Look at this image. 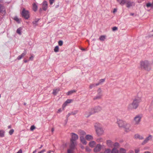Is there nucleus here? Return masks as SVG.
I'll return each mask as SVG.
<instances>
[{"mask_svg":"<svg viewBox=\"0 0 153 153\" xmlns=\"http://www.w3.org/2000/svg\"><path fill=\"white\" fill-rule=\"evenodd\" d=\"M27 51L26 50H25L23 52L21 55L22 57H23L24 56L27 54Z\"/></svg>","mask_w":153,"mask_h":153,"instance_id":"f704fd0d","label":"nucleus"},{"mask_svg":"<svg viewBox=\"0 0 153 153\" xmlns=\"http://www.w3.org/2000/svg\"><path fill=\"white\" fill-rule=\"evenodd\" d=\"M146 6L148 7H153V2H152V3H148L146 4Z\"/></svg>","mask_w":153,"mask_h":153,"instance_id":"2f4dec72","label":"nucleus"},{"mask_svg":"<svg viewBox=\"0 0 153 153\" xmlns=\"http://www.w3.org/2000/svg\"><path fill=\"white\" fill-rule=\"evenodd\" d=\"M130 124L126 122L123 127L125 128L126 131L128 132L130 131Z\"/></svg>","mask_w":153,"mask_h":153,"instance_id":"9d476101","label":"nucleus"},{"mask_svg":"<svg viewBox=\"0 0 153 153\" xmlns=\"http://www.w3.org/2000/svg\"><path fill=\"white\" fill-rule=\"evenodd\" d=\"M86 139L90 141L93 139V136L87 134L85 136Z\"/></svg>","mask_w":153,"mask_h":153,"instance_id":"6ab92c4d","label":"nucleus"},{"mask_svg":"<svg viewBox=\"0 0 153 153\" xmlns=\"http://www.w3.org/2000/svg\"><path fill=\"white\" fill-rule=\"evenodd\" d=\"M144 153H151V152L149 151H146Z\"/></svg>","mask_w":153,"mask_h":153,"instance_id":"680f3d73","label":"nucleus"},{"mask_svg":"<svg viewBox=\"0 0 153 153\" xmlns=\"http://www.w3.org/2000/svg\"><path fill=\"white\" fill-rule=\"evenodd\" d=\"M36 128V127L34 125L32 126L30 128V130L31 131H33V130L35 128Z\"/></svg>","mask_w":153,"mask_h":153,"instance_id":"49530a36","label":"nucleus"},{"mask_svg":"<svg viewBox=\"0 0 153 153\" xmlns=\"http://www.w3.org/2000/svg\"><path fill=\"white\" fill-rule=\"evenodd\" d=\"M140 151L139 149H137L135 150V153H138Z\"/></svg>","mask_w":153,"mask_h":153,"instance_id":"3c124183","label":"nucleus"},{"mask_svg":"<svg viewBox=\"0 0 153 153\" xmlns=\"http://www.w3.org/2000/svg\"><path fill=\"white\" fill-rule=\"evenodd\" d=\"M73 149H68L67 153H74V152H72Z\"/></svg>","mask_w":153,"mask_h":153,"instance_id":"a18cd8bd","label":"nucleus"},{"mask_svg":"<svg viewBox=\"0 0 153 153\" xmlns=\"http://www.w3.org/2000/svg\"><path fill=\"white\" fill-rule=\"evenodd\" d=\"M81 50H82L84 51H85V49H84V48H82L81 49Z\"/></svg>","mask_w":153,"mask_h":153,"instance_id":"774afa93","label":"nucleus"},{"mask_svg":"<svg viewBox=\"0 0 153 153\" xmlns=\"http://www.w3.org/2000/svg\"><path fill=\"white\" fill-rule=\"evenodd\" d=\"M63 42L62 40H60L58 42V44L59 46H61L63 45Z\"/></svg>","mask_w":153,"mask_h":153,"instance_id":"37998d69","label":"nucleus"},{"mask_svg":"<svg viewBox=\"0 0 153 153\" xmlns=\"http://www.w3.org/2000/svg\"><path fill=\"white\" fill-rule=\"evenodd\" d=\"M11 128V125H9L8 126V128Z\"/></svg>","mask_w":153,"mask_h":153,"instance_id":"052dcab7","label":"nucleus"},{"mask_svg":"<svg viewBox=\"0 0 153 153\" xmlns=\"http://www.w3.org/2000/svg\"><path fill=\"white\" fill-rule=\"evenodd\" d=\"M72 101L71 100L67 99V100L65 102L63 105V106L67 104L70 103Z\"/></svg>","mask_w":153,"mask_h":153,"instance_id":"7c9ffc66","label":"nucleus"},{"mask_svg":"<svg viewBox=\"0 0 153 153\" xmlns=\"http://www.w3.org/2000/svg\"><path fill=\"white\" fill-rule=\"evenodd\" d=\"M39 20V19H36L35 21L33 22L32 24L34 26L36 27L37 25V23Z\"/></svg>","mask_w":153,"mask_h":153,"instance_id":"412c9836","label":"nucleus"},{"mask_svg":"<svg viewBox=\"0 0 153 153\" xmlns=\"http://www.w3.org/2000/svg\"><path fill=\"white\" fill-rule=\"evenodd\" d=\"M5 131L3 130H0V137H3L4 136Z\"/></svg>","mask_w":153,"mask_h":153,"instance_id":"393cba45","label":"nucleus"},{"mask_svg":"<svg viewBox=\"0 0 153 153\" xmlns=\"http://www.w3.org/2000/svg\"><path fill=\"white\" fill-rule=\"evenodd\" d=\"M105 79H100L99 81V82L98 83H99V85L100 84H101L102 83L104 82L105 81Z\"/></svg>","mask_w":153,"mask_h":153,"instance_id":"a19ab883","label":"nucleus"},{"mask_svg":"<svg viewBox=\"0 0 153 153\" xmlns=\"http://www.w3.org/2000/svg\"><path fill=\"white\" fill-rule=\"evenodd\" d=\"M22 150L21 149H19L16 153H22Z\"/></svg>","mask_w":153,"mask_h":153,"instance_id":"5fc2aeb1","label":"nucleus"},{"mask_svg":"<svg viewBox=\"0 0 153 153\" xmlns=\"http://www.w3.org/2000/svg\"><path fill=\"white\" fill-rule=\"evenodd\" d=\"M37 9V6L36 4L34 3L33 5V10L34 11H36Z\"/></svg>","mask_w":153,"mask_h":153,"instance_id":"c756f323","label":"nucleus"},{"mask_svg":"<svg viewBox=\"0 0 153 153\" xmlns=\"http://www.w3.org/2000/svg\"><path fill=\"white\" fill-rule=\"evenodd\" d=\"M113 31H115L117 30V27H114L112 28Z\"/></svg>","mask_w":153,"mask_h":153,"instance_id":"de8ad7c7","label":"nucleus"},{"mask_svg":"<svg viewBox=\"0 0 153 153\" xmlns=\"http://www.w3.org/2000/svg\"><path fill=\"white\" fill-rule=\"evenodd\" d=\"M76 144V143L74 141H71V144L69 146L70 149L74 150Z\"/></svg>","mask_w":153,"mask_h":153,"instance_id":"2eb2a0df","label":"nucleus"},{"mask_svg":"<svg viewBox=\"0 0 153 153\" xmlns=\"http://www.w3.org/2000/svg\"><path fill=\"white\" fill-rule=\"evenodd\" d=\"M140 68L142 70L149 71L151 69V64L147 60L141 61L140 62Z\"/></svg>","mask_w":153,"mask_h":153,"instance_id":"f257e3e1","label":"nucleus"},{"mask_svg":"<svg viewBox=\"0 0 153 153\" xmlns=\"http://www.w3.org/2000/svg\"><path fill=\"white\" fill-rule=\"evenodd\" d=\"M21 29L20 27L18 28L16 30V32L19 35H21L22 34L21 32Z\"/></svg>","mask_w":153,"mask_h":153,"instance_id":"72a5a7b5","label":"nucleus"},{"mask_svg":"<svg viewBox=\"0 0 153 153\" xmlns=\"http://www.w3.org/2000/svg\"><path fill=\"white\" fill-rule=\"evenodd\" d=\"M117 1L121 5H123L126 3V7L129 8L132 6L135 5V3L133 2L130 1H126V0H117Z\"/></svg>","mask_w":153,"mask_h":153,"instance_id":"7ed1b4c3","label":"nucleus"},{"mask_svg":"<svg viewBox=\"0 0 153 153\" xmlns=\"http://www.w3.org/2000/svg\"><path fill=\"white\" fill-rule=\"evenodd\" d=\"M29 60H24V62H25V63H26V62H27L28 61H29Z\"/></svg>","mask_w":153,"mask_h":153,"instance_id":"4d7b16f0","label":"nucleus"},{"mask_svg":"<svg viewBox=\"0 0 153 153\" xmlns=\"http://www.w3.org/2000/svg\"><path fill=\"white\" fill-rule=\"evenodd\" d=\"M5 10L4 6L3 4H0V13H2Z\"/></svg>","mask_w":153,"mask_h":153,"instance_id":"5701e85b","label":"nucleus"},{"mask_svg":"<svg viewBox=\"0 0 153 153\" xmlns=\"http://www.w3.org/2000/svg\"><path fill=\"white\" fill-rule=\"evenodd\" d=\"M43 147V145H41V146L39 148V149H41Z\"/></svg>","mask_w":153,"mask_h":153,"instance_id":"69168bd1","label":"nucleus"},{"mask_svg":"<svg viewBox=\"0 0 153 153\" xmlns=\"http://www.w3.org/2000/svg\"><path fill=\"white\" fill-rule=\"evenodd\" d=\"M106 36L105 35H102L100 36L99 39L101 41H104L105 39Z\"/></svg>","mask_w":153,"mask_h":153,"instance_id":"bb28decb","label":"nucleus"},{"mask_svg":"<svg viewBox=\"0 0 153 153\" xmlns=\"http://www.w3.org/2000/svg\"><path fill=\"white\" fill-rule=\"evenodd\" d=\"M48 8L47 2L46 1H44L42 3V9L44 11H46Z\"/></svg>","mask_w":153,"mask_h":153,"instance_id":"dca6fc26","label":"nucleus"},{"mask_svg":"<svg viewBox=\"0 0 153 153\" xmlns=\"http://www.w3.org/2000/svg\"><path fill=\"white\" fill-rule=\"evenodd\" d=\"M33 56H31L29 58V60H33Z\"/></svg>","mask_w":153,"mask_h":153,"instance_id":"864d4df0","label":"nucleus"},{"mask_svg":"<svg viewBox=\"0 0 153 153\" xmlns=\"http://www.w3.org/2000/svg\"><path fill=\"white\" fill-rule=\"evenodd\" d=\"M21 14L22 16L26 19H28L30 17L29 11L26 10L24 8L23 9Z\"/></svg>","mask_w":153,"mask_h":153,"instance_id":"423d86ee","label":"nucleus"},{"mask_svg":"<svg viewBox=\"0 0 153 153\" xmlns=\"http://www.w3.org/2000/svg\"><path fill=\"white\" fill-rule=\"evenodd\" d=\"M80 133L83 136L85 135L86 134L85 132L83 130L81 131Z\"/></svg>","mask_w":153,"mask_h":153,"instance_id":"ea45409f","label":"nucleus"},{"mask_svg":"<svg viewBox=\"0 0 153 153\" xmlns=\"http://www.w3.org/2000/svg\"><path fill=\"white\" fill-rule=\"evenodd\" d=\"M91 110L94 114L96 113H98L101 111L102 109V107L99 105L95 106L94 108H91Z\"/></svg>","mask_w":153,"mask_h":153,"instance_id":"0eeeda50","label":"nucleus"},{"mask_svg":"<svg viewBox=\"0 0 153 153\" xmlns=\"http://www.w3.org/2000/svg\"><path fill=\"white\" fill-rule=\"evenodd\" d=\"M76 92V90H71V91H69L67 93V95H70L73 94L74 93H75Z\"/></svg>","mask_w":153,"mask_h":153,"instance_id":"a878e982","label":"nucleus"},{"mask_svg":"<svg viewBox=\"0 0 153 153\" xmlns=\"http://www.w3.org/2000/svg\"><path fill=\"white\" fill-rule=\"evenodd\" d=\"M111 153H118V150L116 148L114 147Z\"/></svg>","mask_w":153,"mask_h":153,"instance_id":"c85d7f7f","label":"nucleus"},{"mask_svg":"<svg viewBox=\"0 0 153 153\" xmlns=\"http://www.w3.org/2000/svg\"><path fill=\"white\" fill-rule=\"evenodd\" d=\"M134 137L136 139H138L140 140H143L144 139L143 137L140 136L138 134H136L134 135Z\"/></svg>","mask_w":153,"mask_h":153,"instance_id":"aec40b11","label":"nucleus"},{"mask_svg":"<svg viewBox=\"0 0 153 153\" xmlns=\"http://www.w3.org/2000/svg\"><path fill=\"white\" fill-rule=\"evenodd\" d=\"M99 85V83L96 84H91L89 86V88L90 89H92L93 88L95 87L96 86H97Z\"/></svg>","mask_w":153,"mask_h":153,"instance_id":"cd10ccee","label":"nucleus"},{"mask_svg":"<svg viewBox=\"0 0 153 153\" xmlns=\"http://www.w3.org/2000/svg\"><path fill=\"white\" fill-rule=\"evenodd\" d=\"M141 117L139 115H137L134 118V120L135 122V124L137 125L139 124L141 120Z\"/></svg>","mask_w":153,"mask_h":153,"instance_id":"f8f14e48","label":"nucleus"},{"mask_svg":"<svg viewBox=\"0 0 153 153\" xmlns=\"http://www.w3.org/2000/svg\"><path fill=\"white\" fill-rule=\"evenodd\" d=\"M80 139L81 142L83 144L86 145L87 144V142L83 136H81L80 137Z\"/></svg>","mask_w":153,"mask_h":153,"instance_id":"a211bd4d","label":"nucleus"},{"mask_svg":"<svg viewBox=\"0 0 153 153\" xmlns=\"http://www.w3.org/2000/svg\"><path fill=\"white\" fill-rule=\"evenodd\" d=\"M114 147L118 148L120 146V144L119 143L117 142L115 143L114 144Z\"/></svg>","mask_w":153,"mask_h":153,"instance_id":"e433bc0d","label":"nucleus"},{"mask_svg":"<svg viewBox=\"0 0 153 153\" xmlns=\"http://www.w3.org/2000/svg\"><path fill=\"white\" fill-rule=\"evenodd\" d=\"M117 11V9L116 8H114V10L113 12V13H115V12Z\"/></svg>","mask_w":153,"mask_h":153,"instance_id":"6e6d98bb","label":"nucleus"},{"mask_svg":"<svg viewBox=\"0 0 153 153\" xmlns=\"http://www.w3.org/2000/svg\"><path fill=\"white\" fill-rule=\"evenodd\" d=\"M71 115L70 113H69L66 116V118H67V120H68V117H69L70 116V115Z\"/></svg>","mask_w":153,"mask_h":153,"instance_id":"603ef678","label":"nucleus"},{"mask_svg":"<svg viewBox=\"0 0 153 153\" xmlns=\"http://www.w3.org/2000/svg\"><path fill=\"white\" fill-rule=\"evenodd\" d=\"M96 142L95 141H92L90 142L89 143V146L91 147H93L95 145Z\"/></svg>","mask_w":153,"mask_h":153,"instance_id":"4be33fe9","label":"nucleus"},{"mask_svg":"<svg viewBox=\"0 0 153 153\" xmlns=\"http://www.w3.org/2000/svg\"><path fill=\"white\" fill-rule=\"evenodd\" d=\"M94 113L93 112L92 110H91V108L90 110L89 111L85 112V116L86 117H89L91 115L93 114Z\"/></svg>","mask_w":153,"mask_h":153,"instance_id":"4468645a","label":"nucleus"},{"mask_svg":"<svg viewBox=\"0 0 153 153\" xmlns=\"http://www.w3.org/2000/svg\"><path fill=\"white\" fill-rule=\"evenodd\" d=\"M134 15V13H130V15L131 16H133Z\"/></svg>","mask_w":153,"mask_h":153,"instance_id":"bf43d9fd","label":"nucleus"},{"mask_svg":"<svg viewBox=\"0 0 153 153\" xmlns=\"http://www.w3.org/2000/svg\"><path fill=\"white\" fill-rule=\"evenodd\" d=\"M111 151L109 149H106L104 152V153H111Z\"/></svg>","mask_w":153,"mask_h":153,"instance_id":"4c0bfd02","label":"nucleus"},{"mask_svg":"<svg viewBox=\"0 0 153 153\" xmlns=\"http://www.w3.org/2000/svg\"><path fill=\"white\" fill-rule=\"evenodd\" d=\"M14 20L16 21L18 23H20V21L19 19L17 17H15L14 18Z\"/></svg>","mask_w":153,"mask_h":153,"instance_id":"473e14b6","label":"nucleus"},{"mask_svg":"<svg viewBox=\"0 0 153 153\" xmlns=\"http://www.w3.org/2000/svg\"><path fill=\"white\" fill-rule=\"evenodd\" d=\"M45 151V149H43V150H42V151H41V152H42V153H43V152H44Z\"/></svg>","mask_w":153,"mask_h":153,"instance_id":"13d9d810","label":"nucleus"},{"mask_svg":"<svg viewBox=\"0 0 153 153\" xmlns=\"http://www.w3.org/2000/svg\"><path fill=\"white\" fill-rule=\"evenodd\" d=\"M152 138V135L149 134L148 137H146L145 140L142 143V144L143 145H144L147 143L149 141L151 140Z\"/></svg>","mask_w":153,"mask_h":153,"instance_id":"1a4fd4ad","label":"nucleus"},{"mask_svg":"<svg viewBox=\"0 0 153 153\" xmlns=\"http://www.w3.org/2000/svg\"><path fill=\"white\" fill-rule=\"evenodd\" d=\"M36 152V150H35L34 151H33V153H35Z\"/></svg>","mask_w":153,"mask_h":153,"instance_id":"0e129e2a","label":"nucleus"},{"mask_svg":"<svg viewBox=\"0 0 153 153\" xmlns=\"http://www.w3.org/2000/svg\"><path fill=\"white\" fill-rule=\"evenodd\" d=\"M77 112H78V111L76 110V111H73L70 113L71 115H74L76 114L77 113Z\"/></svg>","mask_w":153,"mask_h":153,"instance_id":"58836bf2","label":"nucleus"},{"mask_svg":"<svg viewBox=\"0 0 153 153\" xmlns=\"http://www.w3.org/2000/svg\"><path fill=\"white\" fill-rule=\"evenodd\" d=\"M85 149L86 151L88 152H89L91 150V149L88 147H86Z\"/></svg>","mask_w":153,"mask_h":153,"instance_id":"79ce46f5","label":"nucleus"},{"mask_svg":"<svg viewBox=\"0 0 153 153\" xmlns=\"http://www.w3.org/2000/svg\"><path fill=\"white\" fill-rule=\"evenodd\" d=\"M102 148V146L100 144L97 145L96 147L94 149V151L95 152H99L101 150Z\"/></svg>","mask_w":153,"mask_h":153,"instance_id":"9b49d317","label":"nucleus"},{"mask_svg":"<svg viewBox=\"0 0 153 153\" xmlns=\"http://www.w3.org/2000/svg\"><path fill=\"white\" fill-rule=\"evenodd\" d=\"M61 111V109H59L58 110V112H60Z\"/></svg>","mask_w":153,"mask_h":153,"instance_id":"e2e57ef3","label":"nucleus"},{"mask_svg":"<svg viewBox=\"0 0 153 153\" xmlns=\"http://www.w3.org/2000/svg\"><path fill=\"white\" fill-rule=\"evenodd\" d=\"M22 57V56L21 55H19L17 58V59L18 60H19L21 59Z\"/></svg>","mask_w":153,"mask_h":153,"instance_id":"09e8293b","label":"nucleus"},{"mask_svg":"<svg viewBox=\"0 0 153 153\" xmlns=\"http://www.w3.org/2000/svg\"><path fill=\"white\" fill-rule=\"evenodd\" d=\"M97 95L93 98V100H96L101 99L102 96V90L100 88H99L97 91Z\"/></svg>","mask_w":153,"mask_h":153,"instance_id":"20e7f679","label":"nucleus"},{"mask_svg":"<svg viewBox=\"0 0 153 153\" xmlns=\"http://www.w3.org/2000/svg\"><path fill=\"white\" fill-rule=\"evenodd\" d=\"M71 139L70 141L75 142L78 138V135L74 133H72L71 134Z\"/></svg>","mask_w":153,"mask_h":153,"instance_id":"6e6552de","label":"nucleus"},{"mask_svg":"<svg viewBox=\"0 0 153 153\" xmlns=\"http://www.w3.org/2000/svg\"><path fill=\"white\" fill-rule=\"evenodd\" d=\"M94 126L96 133L98 136H100L103 134L104 133V131L102 128L98 127L96 125H95Z\"/></svg>","mask_w":153,"mask_h":153,"instance_id":"39448f33","label":"nucleus"},{"mask_svg":"<svg viewBox=\"0 0 153 153\" xmlns=\"http://www.w3.org/2000/svg\"><path fill=\"white\" fill-rule=\"evenodd\" d=\"M42 11V8H40L39 9V11L40 12H41Z\"/></svg>","mask_w":153,"mask_h":153,"instance_id":"338daca9","label":"nucleus"},{"mask_svg":"<svg viewBox=\"0 0 153 153\" xmlns=\"http://www.w3.org/2000/svg\"><path fill=\"white\" fill-rule=\"evenodd\" d=\"M59 47L58 46H56L54 49V51L55 52H57L59 51Z\"/></svg>","mask_w":153,"mask_h":153,"instance_id":"c9c22d12","label":"nucleus"},{"mask_svg":"<svg viewBox=\"0 0 153 153\" xmlns=\"http://www.w3.org/2000/svg\"><path fill=\"white\" fill-rule=\"evenodd\" d=\"M59 89L57 88L56 89H54L53 90V94L54 95H56L57 93L59 91Z\"/></svg>","mask_w":153,"mask_h":153,"instance_id":"b1692460","label":"nucleus"},{"mask_svg":"<svg viewBox=\"0 0 153 153\" xmlns=\"http://www.w3.org/2000/svg\"><path fill=\"white\" fill-rule=\"evenodd\" d=\"M141 101V100L140 97H135L133 100L132 102L129 105L128 108L130 109H136Z\"/></svg>","mask_w":153,"mask_h":153,"instance_id":"f03ea898","label":"nucleus"},{"mask_svg":"<svg viewBox=\"0 0 153 153\" xmlns=\"http://www.w3.org/2000/svg\"><path fill=\"white\" fill-rule=\"evenodd\" d=\"M106 144L109 147H112L114 143L110 140H108L106 141Z\"/></svg>","mask_w":153,"mask_h":153,"instance_id":"f3484780","label":"nucleus"},{"mask_svg":"<svg viewBox=\"0 0 153 153\" xmlns=\"http://www.w3.org/2000/svg\"><path fill=\"white\" fill-rule=\"evenodd\" d=\"M54 0H49V2L50 4L51 5L54 2Z\"/></svg>","mask_w":153,"mask_h":153,"instance_id":"8fccbe9b","label":"nucleus"},{"mask_svg":"<svg viewBox=\"0 0 153 153\" xmlns=\"http://www.w3.org/2000/svg\"><path fill=\"white\" fill-rule=\"evenodd\" d=\"M14 131V130L13 129H11L9 131V134L10 135H11L13 134Z\"/></svg>","mask_w":153,"mask_h":153,"instance_id":"c03bdc74","label":"nucleus"},{"mask_svg":"<svg viewBox=\"0 0 153 153\" xmlns=\"http://www.w3.org/2000/svg\"><path fill=\"white\" fill-rule=\"evenodd\" d=\"M126 122L120 120H117V123L120 127H123Z\"/></svg>","mask_w":153,"mask_h":153,"instance_id":"ddd939ff","label":"nucleus"}]
</instances>
